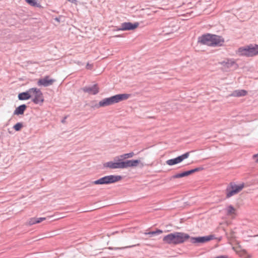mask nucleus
I'll return each mask as SVG.
<instances>
[{
    "mask_svg": "<svg viewBox=\"0 0 258 258\" xmlns=\"http://www.w3.org/2000/svg\"><path fill=\"white\" fill-rule=\"evenodd\" d=\"M131 95L128 94H117L110 97L105 98L102 99L98 103H96L92 105V107L99 108L100 107L110 106L121 101L125 100L127 99Z\"/></svg>",
    "mask_w": 258,
    "mask_h": 258,
    "instance_id": "2",
    "label": "nucleus"
},
{
    "mask_svg": "<svg viewBox=\"0 0 258 258\" xmlns=\"http://www.w3.org/2000/svg\"><path fill=\"white\" fill-rule=\"evenodd\" d=\"M139 23H132L131 22H124L121 24L120 26L117 28V31L133 30L139 26Z\"/></svg>",
    "mask_w": 258,
    "mask_h": 258,
    "instance_id": "9",
    "label": "nucleus"
},
{
    "mask_svg": "<svg viewBox=\"0 0 258 258\" xmlns=\"http://www.w3.org/2000/svg\"><path fill=\"white\" fill-rule=\"evenodd\" d=\"M26 2L29 4L30 5L36 7L37 8H40L41 6L40 4L37 3V0H25Z\"/></svg>",
    "mask_w": 258,
    "mask_h": 258,
    "instance_id": "22",
    "label": "nucleus"
},
{
    "mask_svg": "<svg viewBox=\"0 0 258 258\" xmlns=\"http://www.w3.org/2000/svg\"><path fill=\"white\" fill-rule=\"evenodd\" d=\"M189 238V235L187 233L175 232L165 236L163 241L168 244L177 245L184 243Z\"/></svg>",
    "mask_w": 258,
    "mask_h": 258,
    "instance_id": "1",
    "label": "nucleus"
},
{
    "mask_svg": "<svg viewBox=\"0 0 258 258\" xmlns=\"http://www.w3.org/2000/svg\"><path fill=\"white\" fill-rule=\"evenodd\" d=\"M187 176H188V175L187 174L186 171H184L181 173H177V174L172 176L171 177H170L169 179H170V180H171L174 178H181V177H183Z\"/></svg>",
    "mask_w": 258,
    "mask_h": 258,
    "instance_id": "21",
    "label": "nucleus"
},
{
    "mask_svg": "<svg viewBox=\"0 0 258 258\" xmlns=\"http://www.w3.org/2000/svg\"><path fill=\"white\" fill-rule=\"evenodd\" d=\"M26 108H27V106L25 104L21 105L16 108V109L15 110V111L14 112V114H15V115L23 114Z\"/></svg>",
    "mask_w": 258,
    "mask_h": 258,
    "instance_id": "17",
    "label": "nucleus"
},
{
    "mask_svg": "<svg viewBox=\"0 0 258 258\" xmlns=\"http://www.w3.org/2000/svg\"><path fill=\"white\" fill-rule=\"evenodd\" d=\"M139 160H130L122 161V168H126L130 167H136L140 163Z\"/></svg>",
    "mask_w": 258,
    "mask_h": 258,
    "instance_id": "15",
    "label": "nucleus"
},
{
    "mask_svg": "<svg viewBox=\"0 0 258 258\" xmlns=\"http://www.w3.org/2000/svg\"><path fill=\"white\" fill-rule=\"evenodd\" d=\"M244 187V183L237 185L234 182H231L227 186L225 192L226 197L228 199L239 193Z\"/></svg>",
    "mask_w": 258,
    "mask_h": 258,
    "instance_id": "4",
    "label": "nucleus"
},
{
    "mask_svg": "<svg viewBox=\"0 0 258 258\" xmlns=\"http://www.w3.org/2000/svg\"><path fill=\"white\" fill-rule=\"evenodd\" d=\"M55 82V79H50L48 76H46L43 79H39L37 82V84L38 86L47 87L52 85Z\"/></svg>",
    "mask_w": 258,
    "mask_h": 258,
    "instance_id": "12",
    "label": "nucleus"
},
{
    "mask_svg": "<svg viewBox=\"0 0 258 258\" xmlns=\"http://www.w3.org/2000/svg\"><path fill=\"white\" fill-rule=\"evenodd\" d=\"M215 238H216L214 235L211 234L205 236H199L195 237L190 236V238L188 239H189V241L191 243L198 244L200 243H205Z\"/></svg>",
    "mask_w": 258,
    "mask_h": 258,
    "instance_id": "6",
    "label": "nucleus"
},
{
    "mask_svg": "<svg viewBox=\"0 0 258 258\" xmlns=\"http://www.w3.org/2000/svg\"><path fill=\"white\" fill-rule=\"evenodd\" d=\"M23 127V123L22 122H18L15 125L13 128L16 131H19Z\"/></svg>",
    "mask_w": 258,
    "mask_h": 258,
    "instance_id": "26",
    "label": "nucleus"
},
{
    "mask_svg": "<svg viewBox=\"0 0 258 258\" xmlns=\"http://www.w3.org/2000/svg\"><path fill=\"white\" fill-rule=\"evenodd\" d=\"M188 175H189L192 173H194L193 169H191L190 170L186 171Z\"/></svg>",
    "mask_w": 258,
    "mask_h": 258,
    "instance_id": "30",
    "label": "nucleus"
},
{
    "mask_svg": "<svg viewBox=\"0 0 258 258\" xmlns=\"http://www.w3.org/2000/svg\"><path fill=\"white\" fill-rule=\"evenodd\" d=\"M134 155L133 152H131L129 153L124 154L120 156V158L122 159H124L126 158H129L132 157Z\"/></svg>",
    "mask_w": 258,
    "mask_h": 258,
    "instance_id": "25",
    "label": "nucleus"
},
{
    "mask_svg": "<svg viewBox=\"0 0 258 258\" xmlns=\"http://www.w3.org/2000/svg\"><path fill=\"white\" fill-rule=\"evenodd\" d=\"M68 1L73 4H76V3H77L76 0H68Z\"/></svg>",
    "mask_w": 258,
    "mask_h": 258,
    "instance_id": "32",
    "label": "nucleus"
},
{
    "mask_svg": "<svg viewBox=\"0 0 258 258\" xmlns=\"http://www.w3.org/2000/svg\"><path fill=\"white\" fill-rule=\"evenodd\" d=\"M212 34L210 33L205 34L199 37L198 42L203 45H207L211 46Z\"/></svg>",
    "mask_w": 258,
    "mask_h": 258,
    "instance_id": "10",
    "label": "nucleus"
},
{
    "mask_svg": "<svg viewBox=\"0 0 258 258\" xmlns=\"http://www.w3.org/2000/svg\"><path fill=\"white\" fill-rule=\"evenodd\" d=\"M247 92L244 90H235L232 93V95L235 97L244 96L246 95Z\"/></svg>",
    "mask_w": 258,
    "mask_h": 258,
    "instance_id": "19",
    "label": "nucleus"
},
{
    "mask_svg": "<svg viewBox=\"0 0 258 258\" xmlns=\"http://www.w3.org/2000/svg\"><path fill=\"white\" fill-rule=\"evenodd\" d=\"M32 92H29V89L25 92H22L18 95V98L20 100H25L30 99L32 97Z\"/></svg>",
    "mask_w": 258,
    "mask_h": 258,
    "instance_id": "16",
    "label": "nucleus"
},
{
    "mask_svg": "<svg viewBox=\"0 0 258 258\" xmlns=\"http://www.w3.org/2000/svg\"><path fill=\"white\" fill-rule=\"evenodd\" d=\"M237 54L239 56L252 57L258 54V45H250L245 47H241L238 48Z\"/></svg>",
    "mask_w": 258,
    "mask_h": 258,
    "instance_id": "3",
    "label": "nucleus"
},
{
    "mask_svg": "<svg viewBox=\"0 0 258 258\" xmlns=\"http://www.w3.org/2000/svg\"><path fill=\"white\" fill-rule=\"evenodd\" d=\"M190 152H186L185 153L175 158L167 160L166 163L167 165L172 166L181 162L183 160L187 158L189 156Z\"/></svg>",
    "mask_w": 258,
    "mask_h": 258,
    "instance_id": "8",
    "label": "nucleus"
},
{
    "mask_svg": "<svg viewBox=\"0 0 258 258\" xmlns=\"http://www.w3.org/2000/svg\"><path fill=\"white\" fill-rule=\"evenodd\" d=\"M92 67V66L91 64H90L89 63H87V66H86V68L87 69H91Z\"/></svg>",
    "mask_w": 258,
    "mask_h": 258,
    "instance_id": "31",
    "label": "nucleus"
},
{
    "mask_svg": "<svg viewBox=\"0 0 258 258\" xmlns=\"http://www.w3.org/2000/svg\"><path fill=\"white\" fill-rule=\"evenodd\" d=\"M120 36L119 35H116L115 36V37H119Z\"/></svg>",
    "mask_w": 258,
    "mask_h": 258,
    "instance_id": "34",
    "label": "nucleus"
},
{
    "mask_svg": "<svg viewBox=\"0 0 258 258\" xmlns=\"http://www.w3.org/2000/svg\"><path fill=\"white\" fill-rule=\"evenodd\" d=\"M29 92H32V96H34V98L32 99L34 103L37 104L43 102V94L40 89L36 88H32L29 89Z\"/></svg>",
    "mask_w": 258,
    "mask_h": 258,
    "instance_id": "7",
    "label": "nucleus"
},
{
    "mask_svg": "<svg viewBox=\"0 0 258 258\" xmlns=\"http://www.w3.org/2000/svg\"><path fill=\"white\" fill-rule=\"evenodd\" d=\"M121 176L120 175H110L104 176L99 178L98 180H95L91 182V184H108L110 183H115L121 179Z\"/></svg>",
    "mask_w": 258,
    "mask_h": 258,
    "instance_id": "5",
    "label": "nucleus"
},
{
    "mask_svg": "<svg viewBox=\"0 0 258 258\" xmlns=\"http://www.w3.org/2000/svg\"><path fill=\"white\" fill-rule=\"evenodd\" d=\"M220 64L228 68L232 67L234 64L235 62L232 59H227L226 61H223L220 62Z\"/></svg>",
    "mask_w": 258,
    "mask_h": 258,
    "instance_id": "20",
    "label": "nucleus"
},
{
    "mask_svg": "<svg viewBox=\"0 0 258 258\" xmlns=\"http://www.w3.org/2000/svg\"><path fill=\"white\" fill-rule=\"evenodd\" d=\"M121 159H119L118 161L116 162H113L112 161L106 162L104 163L103 166L104 167H108L110 169H122V161H121Z\"/></svg>",
    "mask_w": 258,
    "mask_h": 258,
    "instance_id": "14",
    "label": "nucleus"
},
{
    "mask_svg": "<svg viewBox=\"0 0 258 258\" xmlns=\"http://www.w3.org/2000/svg\"><path fill=\"white\" fill-rule=\"evenodd\" d=\"M45 218L41 217V218H32L30 219L28 224L29 225H32L35 224L40 223L41 222L45 220Z\"/></svg>",
    "mask_w": 258,
    "mask_h": 258,
    "instance_id": "18",
    "label": "nucleus"
},
{
    "mask_svg": "<svg viewBox=\"0 0 258 258\" xmlns=\"http://www.w3.org/2000/svg\"><path fill=\"white\" fill-rule=\"evenodd\" d=\"M192 169H193L194 173H195L196 172H198V171L203 170L204 169V168L203 167H197V168H196Z\"/></svg>",
    "mask_w": 258,
    "mask_h": 258,
    "instance_id": "28",
    "label": "nucleus"
},
{
    "mask_svg": "<svg viewBox=\"0 0 258 258\" xmlns=\"http://www.w3.org/2000/svg\"><path fill=\"white\" fill-rule=\"evenodd\" d=\"M82 90L91 95H96L98 93L99 89L97 84H94L91 86H85L82 88Z\"/></svg>",
    "mask_w": 258,
    "mask_h": 258,
    "instance_id": "11",
    "label": "nucleus"
},
{
    "mask_svg": "<svg viewBox=\"0 0 258 258\" xmlns=\"http://www.w3.org/2000/svg\"><path fill=\"white\" fill-rule=\"evenodd\" d=\"M132 247V246H125V247H109L108 248L109 249H111V250H117V249H123V248H127V247Z\"/></svg>",
    "mask_w": 258,
    "mask_h": 258,
    "instance_id": "27",
    "label": "nucleus"
},
{
    "mask_svg": "<svg viewBox=\"0 0 258 258\" xmlns=\"http://www.w3.org/2000/svg\"><path fill=\"white\" fill-rule=\"evenodd\" d=\"M163 231L161 230L157 229L156 231H150L149 232H145V234L146 235H150V236H152L156 235H158L161 234Z\"/></svg>",
    "mask_w": 258,
    "mask_h": 258,
    "instance_id": "23",
    "label": "nucleus"
},
{
    "mask_svg": "<svg viewBox=\"0 0 258 258\" xmlns=\"http://www.w3.org/2000/svg\"><path fill=\"white\" fill-rule=\"evenodd\" d=\"M224 42V38L220 36L212 34L211 46H222Z\"/></svg>",
    "mask_w": 258,
    "mask_h": 258,
    "instance_id": "13",
    "label": "nucleus"
},
{
    "mask_svg": "<svg viewBox=\"0 0 258 258\" xmlns=\"http://www.w3.org/2000/svg\"><path fill=\"white\" fill-rule=\"evenodd\" d=\"M253 159L255 160L256 163H258V153L253 155Z\"/></svg>",
    "mask_w": 258,
    "mask_h": 258,
    "instance_id": "29",
    "label": "nucleus"
},
{
    "mask_svg": "<svg viewBox=\"0 0 258 258\" xmlns=\"http://www.w3.org/2000/svg\"><path fill=\"white\" fill-rule=\"evenodd\" d=\"M235 211V209L231 205H230L227 208V215H231L234 214Z\"/></svg>",
    "mask_w": 258,
    "mask_h": 258,
    "instance_id": "24",
    "label": "nucleus"
},
{
    "mask_svg": "<svg viewBox=\"0 0 258 258\" xmlns=\"http://www.w3.org/2000/svg\"><path fill=\"white\" fill-rule=\"evenodd\" d=\"M67 118V116H65L64 118L61 120V122L64 123L66 122V119Z\"/></svg>",
    "mask_w": 258,
    "mask_h": 258,
    "instance_id": "33",
    "label": "nucleus"
}]
</instances>
